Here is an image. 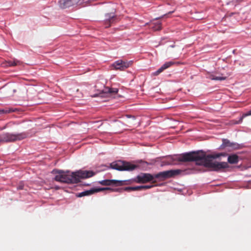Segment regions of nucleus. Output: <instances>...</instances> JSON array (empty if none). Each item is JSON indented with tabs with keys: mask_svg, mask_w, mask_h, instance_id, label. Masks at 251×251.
<instances>
[{
	"mask_svg": "<svg viewBox=\"0 0 251 251\" xmlns=\"http://www.w3.org/2000/svg\"><path fill=\"white\" fill-rule=\"evenodd\" d=\"M222 154L207 155L203 151H192L181 154L179 155L170 156L163 162L166 165L176 164L178 162L196 161V164L210 169L212 171H218L228 167L227 163L213 161V159L218 158Z\"/></svg>",
	"mask_w": 251,
	"mask_h": 251,
	"instance_id": "f257e3e1",
	"label": "nucleus"
},
{
	"mask_svg": "<svg viewBox=\"0 0 251 251\" xmlns=\"http://www.w3.org/2000/svg\"><path fill=\"white\" fill-rule=\"evenodd\" d=\"M53 172L57 174L54 179L62 183H77L81 179L89 178L95 175L96 173L92 171H79L70 173L69 172H65L62 170H54Z\"/></svg>",
	"mask_w": 251,
	"mask_h": 251,
	"instance_id": "f03ea898",
	"label": "nucleus"
},
{
	"mask_svg": "<svg viewBox=\"0 0 251 251\" xmlns=\"http://www.w3.org/2000/svg\"><path fill=\"white\" fill-rule=\"evenodd\" d=\"M181 171L180 170L164 171L156 174L154 176L150 174L142 173L137 176L136 181L138 183H145L152 180L154 178L164 180L178 175Z\"/></svg>",
	"mask_w": 251,
	"mask_h": 251,
	"instance_id": "7ed1b4c3",
	"label": "nucleus"
},
{
	"mask_svg": "<svg viewBox=\"0 0 251 251\" xmlns=\"http://www.w3.org/2000/svg\"><path fill=\"white\" fill-rule=\"evenodd\" d=\"M28 134L26 132H22L18 134L5 133L0 135V142H11L20 141L26 138Z\"/></svg>",
	"mask_w": 251,
	"mask_h": 251,
	"instance_id": "20e7f679",
	"label": "nucleus"
},
{
	"mask_svg": "<svg viewBox=\"0 0 251 251\" xmlns=\"http://www.w3.org/2000/svg\"><path fill=\"white\" fill-rule=\"evenodd\" d=\"M111 168L120 171H133L138 167V166L135 164H131L130 162L118 160L112 162L110 164Z\"/></svg>",
	"mask_w": 251,
	"mask_h": 251,
	"instance_id": "39448f33",
	"label": "nucleus"
},
{
	"mask_svg": "<svg viewBox=\"0 0 251 251\" xmlns=\"http://www.w3.org/2000/svg\"><path fill=\"white\" fill-rule=\"evenodd\" d=\"M106 190H109L114 191H118V189H113L109 187L106 188H93L88 190H86L81 193H79L77 194V197H82L86 196H89L92 195L94 193H98L99 192L103 191Z\"/></svg>",
	"mask_w": 251,
	"mask_h": 251,
	"instance_id": "423d86ee",
	"label": "nucleus"
},
{
	"mask_svg": "<svg viewBox=\"0 0 251 251\" xmlns=\"http://www.w3.org/2000/svg\"><path fill=\"white\" fill-rule=\"evenodd\" d=\"M126 180H117L114 179H105L100 181L99 183L103 186H123L127 184Z\"/></svg>",
	"mask_w": 251,
	"mask_h": 251,
	"instance_id": "0eeeda50",
	"label": "nucleus"
},
{
	"mask_svg": "<svg viewBox=\"0 0 251 251\" xmlns=\"http://www.w3.org/2000/svg\"><path fill=\"white\" fill-rule=\"evenodd\" d=\"M85 0H59V5L61 8H66L70 6L82 3Z\"/></svg>",
	"mask_w": 251,
	"mask_h": 251,
	"instance_id": "6e6552de",
	"label": "nucleus"
},
{
	"mask_svg": "<svg viewBox=\"0 0 251 251\" xmlns=\"http://www.w3.org/2000/svg\"><path fill=\"white\" fill-rule=\"evenodd\" d=\"M130 65V62L119 60L113 63V66L116 70H124L129 67Z\"/></svg>",
	"mask_w": 251,
	"mask_h": 251,
	"instance_id": "1a4fd4ad",
	"label": "nucleus"
},
{
	"mask_svg": "<svg viewBox=\"0 0 251 251\" xmlns=\"http://www.w3.org/2000/svg\"><path fill=\"white\" fill-rule=\"evenodd\" d=\"M222 142L223 143L221 146V149L230 147L232 149L236 150L239 148V145L238 144L230 142L228 139H223Z\"/></svg>",
	"mask_w": 251,
	"mask_h": 251,
	"instance_id": "9d476101",
	"label": "nucleus"
},
{
	"mask_svg": "<svg viewBox=\"0 0 251 251\" xmlns=\"http://www.w3.org/2000/svg\"><path fill=\"white\" fill-rule=\"evenodd\" d=\"M230 75L228 73L226 74H221L219 75L218 73L216 74H212L210 75V78L212 80L222 81L226 79V78L229 76Z\"/></svg>",
	"mask_w": 251,
	"mask_h": 251,
	"instance_id": "9b49d317",
	"label": "nucleus"
},
{
	"mask_svg": "<svg viewBox=\"0 0 251 251\" xmlns=\"http://www.w3.org/2000/svg\"><path fill=\"white\" fill-rule=\"evenodd\" d=\"M116 18V17L113 14H107L104 21L105 27L107 28L110 26L111 24L115 21Z\"/></svg>",
	"mask_w": 251,
	"mask_h": 251,
	"instance_id": "f8f14e48",
	"label": "nucleus"
},
{
	"mask_svg": "<svg viewBox=\"0 0 251 251\" xmlns=\"http://www.w3.org/2000/svg\"><path fill=\"white\" fill-rule=\"evenodd\" d=\"M175 64L174 62L169 61L164 63L160 68H159L156 72L153 74L155 75H157L161 73H162L165 70L172 66Z\"/></svg>",
	"mask_w": 251,
	"mask_h": 251,
	"instance_id": "ddd939ff",
	"label": "nucleus"
},
{
	"mask_svg": "<svg viewBox=\"0 0 251 251\" xmlns=\"http://www.w3.org/2000/svg\"><path fill=\"white\" fill-rule=\"evenodd\" d=\"M102 92L104 93L109 94L110 96H113L116 95L118 93V89L117 88L105 87L102 90Z\"/></svg>",
	"mask_w": 251,
	"mask_h": 251,
	"instance_id": "4468645a",
	"label": "nucleus"
},
{
	"mask_svg": "<svg viewBox=\"0 0 251 251\" xmlns=\"http://www.w3.org/2000/svg\"><path fill=\"white\" fill-rule=\"evenodd\" d=\"M227 161L230 164H237L239 161V156L235 154H231L228 156Z\"/></svg>",
	"mask_w": 251,
	"mask_h": 251,
	"instance_id": "2eb2a0df",
	"label": "nucleus"
},
{
	"mask_svg": "<svg viewBox=\"0 0 251 251\" xmlns=\"http://www.w3.org/2000/svg\"><path fill=\"white\" fill-rule=\"evenodd\" d=\"M17 111V108H8L6 107L4 109H0V114H8L12 112H15Z\"/></svg>",
	"mask_w": 251,
	"mask_h": 251,
	"instance_id": "dca6fc26",
	"label": "nucleus"
},
{
	"mask_svg": "<svg viewBox=\"0 0 251 251\" xmlns=\"http://www.w3.org/2000/svg\"><path fill=\"white\" fill-rule=\"evenodd\" d=\"M21 62L17 60H14L13 61H9L7 62V66L9 67H13L17 65H20Z\"/></svg>",
	"mask_w": 251,
	"mask_h": 251,
	"instance_id": "f3484780",
	"label": "nucleus"
},
{
	"mask_svg": "<svg viewBox=\"0 0 251 251\" xmlns=\"http://www.w3.org/2000/svg\"><path fill=\"white\" fill-rule=\"evenodd\" d=\"M142 189V186H135V187H127L124 188V190L126 191H137L140 190Z\"/></svg>",
	"mask_w": 251,
	"mask_h": 251,
	"instance_id": "a211bd4d",
	"label": "nucleus"
},
{
	"mask_svg": "<svg viewBox=\"0 0 251 251\" xmlns=\"http://www.w3.org/2000/svg\"><path fill=\"white\" fill-rule=\"evenodd\" d=\"M151 28L154 30H159L161 29V24L160 22L153 23Z\"/></svg>",
	"mask_w": 251,
	"mask_h": 251,
	"instance_id": "6ab92c4d",
	"label": "nucleus"
},
{
	"mask_svg": "<svg viewBox=\"0 0 251 251\" xmlns=\"http://www.w3.org/2000/svg\"><path fill=\"white\" fill-rule=\"evenodd\" d=\"M251 115V110H250L249 111H248L247 113L244 114L243 115V116H242V117L240 118L241 119V121H242V119L246 117V116H250Z\"/></svg>",
	"mask_w": 251,
	"mask_h": 251,
	"instance_id": "aec40b11",
	"label": "nucleus"
},
{
	"mask_svg": "<svg viewBox=\"0 0 251 251\" xmlns=\"http://www.w3.org/2000/svg\"><path fill=\"white\" fill-rule=\"evenodd\" d=\"M17 189L18 190H23V189H24V184L23 182H21L19 184V185H18V186L17 187Z\"/></svg>",
	"mask_w": 251,
	"mask_h": 251,
	"instance_id": "412c9836",
	"label": "nucleus"
},
{
	"mask_svg": "<svg viewBox=\"0 0 251 251\" xmlns=\"http://www.w3.org/2000/svg\"><path fill=\"white\" fill-rule=\"evenodd\" d=\"M142 189H147L151 188L152 187V185H144L142 186Z\"/></svg>",
	"mask_w": 251,
	"mask_h": 251,
	"instance_id": "4be33fe9",
	"label": "nucleus"
},
{
	"mask_svg": "<svg viewBox=\"0 0 251 251\" xmlns=\"http://www.w3.org/2000/svg\"><path fill=\"white\" fill-rule=\"evenodd\" d=\"M127 116L128 118L132 117V118H133V119H134V116H131V115H127Z\"/></svg>",
	"mask_w": 251,
	"mask_h": 251,
	"instance_id": "5701e85b",
	"label": "nucleus"
},
{
	"mask_svg": "<svg viewBox=\"0 0 251 251\" xmlns=\"http://www.w3.org/2000/svg\"><path fill=\"white\" fill-rule=\"evenodd\" d=\"M173 12V11L169 12L168 13V14H171V13H172Z\"/></svg>",
	"mask_w": 251,
	"mask_h": 251,
	"instance_id": "b1692460",
	"label": "nucleus"
}]
</instances>
